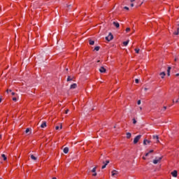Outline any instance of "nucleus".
I'll list each match as a JSON object with an SVG mask.
<instances>
[{
  "label": "nucleus",
  "mask_w": 179,
  "mask_h": 179,
  "mask_svg": "<svg viewBox=\"0 0 179 179\" xmlns=\"http://www.w3.org/2000/svg\"><path fill=\"white\" fill-rule=\"evenodd\" d=\"M148 156H149V152H147V153L145 154V157H148Z\"/></svg>",
  "instance_id": "58836bf2"
},
{
  "label": "nucleus",
  "mask_w": 179,
  "mask_h": 179,
  "mask_svg": "<svg viewBox=\"0 0 179 179\" xmlns=\"http://www.w3.org/2000/svg\"><path fill=\"white\" fill-rule=\"evenodd\" d=\"M137 104L139 106V105H141V100H138V101H137Z\"/></svg>",
  "instance_id": "72a5a7b5"
},
{
  "label": "nucleus",
  "mask_w": 179,
  "mask_h": 179,
  "mask_svg": "<svg viewBox=\"0 0 179 179\" xmlns=\"http://www.w3.org/2000/svg\"><path fill=\"white\" fill-rule=\"evenodd\" d=\"M144 90L146 92V90H148V88H144Z\"/></svg>",
  "instance_id": "de8ad7c7"
},
{
  "label": "nucleus",
  "mask_w": 179,
  "mask_h": 179,
  "mask_svg": "<svg viewBox=\"0 0 179 179\" xmlns=\"http://www.w3.org/2000/svg\"><path fill=\"white\" fill-rule=\"evenodd\" d=\"M108 163H110L109 160H106V162H103V166H102V169H106V167H107V165L108 164Z\"/></svg>",
  "instance_id": "20e7f679"
},
{
  "label": "nucleus",
  "mask_w": 179,
  "mask_h": 179,
  "mask_svg": "<svg viewBox=\"0 0 179 179\" xmlns=\"http://www.w3.org/2000/svg\"><path fill=\"white\" fill-rule=\"evenodd\" d=\"M13 101H17V99H16V97H13Z\"/></svg>",
  "instance_id": "473e14b6"
},
{
  "label": "nucleus",
  "mask_w": 179,
  "mask_h": 179,
  "mask_svg": "<svg viewBox=\"0 0 179 179\" xmlns=\"http://www.w3.org/2000/svg\"><path fill=\"white\" fill-rule=\"evenodd\" d=\"M143 160H146V157H143Z\"/></svg>",
  "instance_id": "37998d69"
},
{
  "label": "nucleus",
  "mask_w": 179,
  "mask_h": 179,
  "mask_svg": "<svg viewBox=\"0 0 179 179\" xmlns=\"http://www.w3.org/2000/svg\"><path fill=\"white\" fill-rule=\"evenodd\" d=\"M2 138V135L0 134V139Z\"/></svg>",
  "instance_id": "09e8293b"
},
{
  "label": "nucleus",
  "mask_w": 179,
  "mask_h": 179,
  "mask_svg": "<svg viewBox=\"0 0 179 179\" xmlns=\"http://www.w3.org/2000/svg\"><path fill=\"white\" fill-rule=\"evenodd\" d=\"M153 139H155V142L159 143V136H153Z\"/></svg>",
  "instance_id": "9b49d317"
},
{
  "label": "nucleus",
  "mask_w": 179,
  "mask_h": 179,
  "mask_svg": "<svg viewBox=\"0 0 179 179\" xmlns=\"http://www.w3.org/2000/svg\"><path fill=\"white\" fill-rule=\"evenodd\" d=\"M129 43V40L123 42V45H124L125 47H127V45H128Z\"/></svg>",
  "instance_id": "a211bd4d"
},
{
  "label": "nucleus",
  "mask_w": 179,
  "mask_h": 179,
  "mask_svg": "<svg viewBox=\"0 0 179 179\" xmlns=\"http://www.w3.org/2000/svg\"><path fill=\"white\" fill-rule=\"evenodd\" d=\"M52 179H57V178H52Z\"/></svg>",
  "instance_id": "603ef678"
},
{
  "label": "nucleus",
  "mask_w": 179,
  "mask_h": 179,
  "mask_svg": "<svg viewBox=\"0 0 179 179\" xmlns=\"http://www.w3.org/2000/svg\"><path fill=\"white\" fill-rule=\"evenodd\" d=\"M171 176H173V177H177V176H178V172H177V171L176 170H175V171H172L171 173Z\"/></svg>",
  "instance_id": "0eeeda50"
},
{
  "label": "nucleus",
  "mask_w": 179,
  "mask_h": 179,
  "mask_svg": "<svg viewBox=\"0 0 179 179\" xmlns=\"http://www.w3.org/2000/svg\"><path fill=\"white\" fill-rule=\"evenodd\" d=\"M171 70V67L169 66L167 70V75L168 76H170V71Z\"/></svg>",
  "instance_id": "6ab92c4d"
},
{
  "label": "nucleus",
  "mask_w": 179,
  "mask_h": 179,
  "mask_svg": "<svg viewBox=\"0 0 179 179\" xmlns=\"http://www.w3.org/2000/svg\"><path fill=\"white\" fill-rule=\"evenodd\" d=\"M60 129H62V124L60 125Z\"/></svg>",
  "instance_id": "a18cd8bd"
},
{
  "label": "nucleus",
  "mask_w": 179,
  "mask_h": 179,
  "mask_svg": "<svg viewBox=\"0 0 179 179\" xmlns=\"http://www.w3.org/2000/svg\"><path fill=\"white\" fill-rule=\"evenodd\" d=\"M176 103H178V100H176Z\"/></svg>",
  "instance_id": "3c124183"
},
{
  "label": "nucleus",
  "mask_w": 179,
  "mask_h": 179,
  "mask_svg": "<svg viewBox=\"0 0 179 179\" xmlns=\"http://www.w3.org/2000/svg\"><path fill=\"white\" fill-rule=\"evenodd\" d=\"M127 139H129L131 136H132V134L131 133L128 132L126 134Z\"/></svg>",
  "instance_id": "2eb2a0df"
},
{
  "label": "nucleus",
  "mask_w": 179,
  "mask_h": 179,
  "mask_svg": "<svg viewBox=\"0 0 179 179\" xmlns=\"http://www.w3.org/2000/svg\"><path fill=\"white\" fill-rule=\"evenodd\" d=\"M117 174H119V172H118V171H117V170H113V171H111V176H112L113 177H115V176H117Z\"/></svg>",
  "instance_id": "39448f33"
},
{
  "label": "nucleus",
  "mask_w": 179,
  "mask_h": 179,
  "mask_svg": "<svg viewBox=\"0 0 179 179\" xmlns=\"http://www.w3.org/2000/svg\"><path fill=\"white\" fill-rule=\"evenodd\" d=\"M91 171L92 173H96V167L93 168Z\"/></svg>",
  "instance_id": "393cba45"
},
{
  "label": "nucleus",
  "mask_w": 179,
  "mask_h": 179,
  "mask_svg": "<svg viewBox=\"0 0 179 179\" xmlns=\"http://www.w3.org/2000/svg\"><path fill=\"white\" fill-rule=\"evenodd\" d=\"M175 61H177V59H176V58L175 59Z\"/></svg>",
  "instance_id": "5fc2aeb1"
},
{
  "label": "nucleus",
  "mask_w": 179,
  "mask_h": 179,
  "mask_svg": "<svg viewBox=\"0 0 179 179\" xmlns=\"http://www.w3.org/2000/svg\"><path fill=\"white\" fill-rule=\"evenodd\" d=\"M148 143H150V141H148V140L145 139L143 141V145H148Z\"/></svg>",
  "instance_id": "dca6fc26"
},
{
  "label": "nucleus",
  "mask_w": 179,
  "mask_h": 179,
  "mask_svg": "<svg viewBox=\"0 0 179 179\" xmlns=\"http://www.w3.org/2000/svg\"><path fill=\"white\" fill-rule=\"evenodd\" d=\"M68 113H69V109H67L65 112V114H68Z\"/></svg>",
  "instance_id": "f704fd0d"
},
{
  "label": "nucleus",
  "mask_w": 179,
  "mask_h": 179,
  "mask_svg": "<svg viewBox=\"0 0 179 179\" xmlns=\"http://www.w3.org/2000/svg\"><path fill=\"white\" fill-rule=\"evenodd\" d=\"M178 33H179V28L177 29V31H175V32H174V34H175L176 36H178Z\"/></svg>",
  "instance_id": "4be33fe9"
},
{
  "label": "nucleus",
  "mask_w": 179,
  "mask_h": 179,
  "mask_svg": "<svg viewBox=\"0 0 179 179\" xmlns=\"http://www.w3.org/2000/svg\"><path fill=\"white\" fill-rule=\"evenodd\" d=\"M66 71H68V69H66Z\"/></svg>",
  "instance_id": "13d9d810"
},
{
  "label": "nucleus",
  "mask_w": 179,
  "mask_h": 179,
  "mask_svg": "<svg viewBox=\"0 0 179 179\" xmlns=\"http://www.w3.org/2000/svg\"><path fill=\"white\" fill-rule=\"evenodd\" d=\"M45 127H47V122H43V123L41 125V128H45Z\"/></svg>",
  "instance_id": "9d476101"
},
{
  "label": "nucleus",
  "mask_w": 179,
  "mask_h": 179,
  "mask_svg": "<svg viewBox=\"0 0 179 179\" xmlns=\"http://www.w3.org/2000/svg\"><path fill=\"white\" fill-rule=\"evenodd\" d=\"M166 110H167V107L166 106H164L162 111H166Z\"/></svg>",
  "instance_id": "cd10ccee"
},
{
  "label": "nucleus",
  "mask_w": 179,
  "mask_h": 179,
  "mask_svg": "<svg viewBox=\"0 0 179 179\" xmlns=\"http://www.w3.org/2000/svg\"><path fill=\"white\" fill-rule=\"evenodd\" d=\"M89 43L90 45H94V41H92V39H90Z\"/></svg>",
  "instance_id": "f3484780"
},
{
  "label": "nucleus",
  "mask_w": 179,
  "mask_h": 179,
  "mask_svg": "<svg viewBox=\"0 0 179 179\" xmlns=\"http://www.w3.org/2000/svg\"><path fill=\"white\" fill-rule=\"evenodd\" d=\"M135 83H139V80H138V78H136V79H135Z\"/></svg>",
  "instance_id": "c85d7f7f"
},
{
  "label": "nucleus",
  "mask_w": 179,
  "mask_h": 179,
  "mask_svg": "<svg viewBox=\"0 0 179 179\" xmlns=\"http://www.w3.org/2000/svg\"><path fill=\"white\" fill-rule=\"evenodd\" d=\"M130 1V2H134V1H135V0H129Z\"/></svg>",
  "instance_id": "49530a36"
},
{
  "label": "nucleus",
  "mask_w": 179,
  "mask_h": 179,
  "mask_svg": "<svg viewBox=\"0 0 179 179\" xmlns=\"http://www.w3.org/2000/svg\"><path fill=\"white\" fill-rule=\"evenodd\" d=\"M113 24L116 27V29H119L120 28V23H118L117 22H113Z\"/></svg>",
  "instance_id": "6e6552de"
},
{
  "label": "nucleus",
  "mask_w": 179,
  "mask_h": 179,
  "mask_svg": "<svg viewBox=\"0 0 179 179\" xmlns=\"http://www.w3.org/2000/svg\"><path fill=\"white\" fill-rule=\"evenodd\" d=\"M71 80H73V77L68 76L67 78V82H71Z\"/></svg>",
  "instance_id": "4468645a"
},
{
  "label": "nucleus",
  "mask_w": 179,
  "mask_h": 179,
  "mask_svg": "<svg viewBox=\"0 0 179 179\" xmlns=\"http://www.w3.org/2000/svg\"><path fill=\"white\" fill-rule=\"evenodd\" d=\"M100 50V46H96L94 48V51H99Z\"/></svg>",
  "instance_id": "5701e85b"
},
{
  "label": "nucleus",
  "mask_w": 179,
  "mask_h": 179,
  "mask_svg": "<svg viewBox=\"0 0 179 179\" xmlns=\"http://www.w3.org/2000/svg\"><path fill=\"white\" fill-rule=\"evenodd\" d=\"M78 87V85L76 83H73L71 85L70 89H76Z\"/></svg>",
  "instance_id": "1a4fd4ad"
},
{
  "label": "nucleus",
  "mask_w": 179,
  "mask_h": 179,
  "mask_svg": "<svg viewBox=\"0 0 179 179\" xmlns=\"http://www.w3.org/2000/svg\"><path fill=\"white\" fill-rule=\"evenodd\" d=\"M29 132H30V129L27 128L25 131V133L29 134Z\"/></svg>",
  "instance_id": "b1692460"
},
{
  "label": "nucleus",
  "mask_w": 179,
  "mask_h": 179,
  "mask_svg": "<svg viewBox=\"0 0 179 179\" xmlns=\"http://www.w3.org/2000/svg\"><path fill=\"white\" fill-rule=\"evenodd\" d=\"M131 8H134V3L131 4Z\"/></svg>",
  "instance_id": "a19ab883"
},
{
  "label": "nucleus",
  "mask_w": 179,
  "mask_h": 179,
  "mask_svg": "<svg viewBox=\"0 0 179 179\" xmlns=\"http://www.w3.org/2000/svg\"><path fill=\"white\" fill-rule=\"evenodd\" d=\"M176 76H179V73H177V74H176Z\"/></svg>",
  "instance_id": "8fccbe9b"
},
{
  "label": "nucleus",
  "mask_w": 179,
  "mask_h": 179,
  "mask_svg": "<svg viewBox=\"0 0 179 179\" xmlns=\"http://www.w3.org/2000/svg\"><path fill=\"white\" fill-rule=\"evenodd\" d=\"M126 31H127V33H128V31H131V28H127Z\"/></svg>",
  "instance_id": "bb28decb"
},
{
  "label": "nucleus",
  "mask_w": 179,
  "mask_h": 179,
  "mask_svg": "<svg viewBox=\"0 0 179 179\" xmlns=\"http://www.w3.org/2000/svg\"><path fill=\"white\" fill-rule=\"evenodd\" d=\"M9 92H12V90H6V92H7V93H9Z\"/></svg>",
  "instance_id": "e433bc0d"
},
{
  "label": "nucleus",
  "mask_w": 179,
  "mask_h": 179,
  "mask_svg": "<svg viewBox=\"0 0 179 179\" xmlns=\"http://www.w3.org/2000/svg\"><path fill=\"white\" fill-rule=\"evenodd\" d=\"M124 9H126L127 10H129V8H128L127 6H125V7L124 8Z\"/></svg>",
  "instance_id": "2f4dec72"
},
{
  "label": "nucleus",
  "mask_w": 179,
  "mask_h": 179,
  "mask_svg": "<svg viewBox=\"0 0 179 179\" xmlns=\"http://www.w3.org/2000/svg\"><path fill=\"white\" fill-rule=\"evenodd\" d=\"M141 138H142V135H138L137 136H136L134 139V145H136V143H138V142H139V139H141Z\"/></svg>",
  "instance_id": "f03ea898"
},
{
  "label": "nucleus",
  "mask_w": 179,
  "mask_h": 179,
  "mask_svg": "<svg viewBox=\"0 0 179 179\" xmlns=\"http://www.w3.org/2000/svg\"><path fill=\"white\" fill-rule=\"evenodd\" d=\"M173 103H174V100H173Z\"/></svg>",
  "instance_id": "6e6d98bb"
},
{
  "label": "nucleus",
  "mask_w": 179,
  "mask_h": 179,
  "mask_svg": "<svg viewBox=\"0 0 179 179\" xmlns=\"http://www.w3.org/2000/svg\"><path fill=\"white\" fill-rule=\"evenodd\" d=\"M63 152L65 154L68 153V152H69V148H67V147L64 148V150H63Z\"/></svg>",
  "instance_id": "f8f14e48"
},
{
  "label": "nucleus",
  "mask_w": 179,
  "mask_h": 179,
  "mask_svg": "<svg viewBox=\"0 0 179 179\" xmlns=\"http://www.w3.org/2000/svg\"><path fill=\"white\" fill-rule=\"evenodd\" d=\"M2 102V98H0V103Z\"/></svg>",
  "instance_id": "c03bdc74"
},
{
  "label": "nucleus",
  "mask_w": 179,
  "mask_h": 179,
  "mask_svg": "<svg viewBox=\"0 0 179 179\" xmlns=\"http://www.w3.org/2000/svg\"><path fill=\"white\" fill-rule=\"evenodd\" d=\"M12 96H15V92H12Z\"/></svg>",
  "instance_id": "79ce46f5"
},
{
  "label": "nucleus",
  "mask_w": 179,
  "mask_h": 179,
  "mask_svg": "<svg viewBox=\"0 0 179 179\" xmlns=\"http://www.w3.org/2000/svg\"><path fill=\"white\" fill-rule=\"evenodd\" d=\"M92 176H93L94 177H96V176H97V173L94 172V174H92Z\"/></svg>",
  "instance_id": "7c9ffc66"
},
{
  "label": "nucleus",
  "mask_w": 179,
  "mask_h": 179,
  "mask_svg": "<svg viewBox=\"0 0 179 179\" xmlns=\"http://www.w3.org/2000/svg\"><path fill=\"white\" fill-rule=\"evenodd\" d=\"M159 75H160L162 79H164V76H166V73L165 72H162V73H160Z\"/></svg>",
  "instance_id": "ddd939ff"
},
{
  "label": "nucleus",
  "mask_w": 179,
  "mask_h": 179,
  "mask_svg": "<svg viewBox=\"0 0 179 179\" xmlns=\"http://www.w3.org/2000/svg\"><path fill=\"white\" fill-rule=\"evenodd\" d=\"M71 5H67V8H71Z\"/></svg>",
  "instance_id": "ea45409f"
},
{
  "label": "nucleus",
  "mask_w": 179,
  "mask_h": 179,
  "mask_svg": "<svg viewBox=\"0 0 179 179\" xmlns=\"http://www.w3.org/2000/svg\"><path fill=\"white\" fill-rule=\"evenodd\" d=\"M115 127H116V126L114 127V128H115Z\"/></svg>",
  "instance_id": "4d7b16f0"
},
{
  "label": "nucleus",
  "mask_w": 179,
  "mask_h": 179,
  "mask_svg": "<svg viewBox=\"0 0 179 179\" xmlns=\"http://www.w3.org/2000/svg\"><path fill=\"white\" fill-rule=\"evenodd\" d=\"M1 157H3V159L4 161H6V160H7V158H6V156L5 155V154H2V155H1Z\"/></svg>",
  "instance_id": "412c9836"
},
{
  "label": "nucleus",
  "mask_w": 179,
  "mask_h": 179,
  "mask_svg": "<svg viewBox=\"0 0 179 179\" xmlns=\"http://www.w3.org/2000/svg\"><path fill=\"white\" fill-rule=\"evenodd\" d=\"M114 38V36H113V34L109 33L108 36L106 37V40L107 41H111Z\"/></svg>",
  "instance_id": "7ed1b4c3"
},
{
  "label": "nucleus",
  "mask_w": 179,
  "mask_h": 179,
  "mask_svg": "<svg viewBox=\"0 0 179 179\" xmlns=\"http://www.w3.org/2000/svg\"><path fill=\"white\" fill-rule=\"evenodd\" d=\"M148 153H153V150H150Z\"/></svg>",
  "instance_id": "4c0bfd02"
},
{
  "label": "nucleus",
  "mask_w": 179,
  "mask_h": 179,
  "mask_svg": "<svg viewBox=\"0 0 179 179\" xmlns=\"http://www.w3.org/2000/svg\"><path fill=\"white\" fill-rule=\"evenodd\" d=\"M97 62H100V60H98Z\"/></svg>",
  "instance_id": "864d4df0"
},
{
  "label": "nucleus",
  "mask_w": 179,
  "mask_h": 179,
  "mask_svg": "<svg viewBox=\"0 0 179 179\" xmlns=\"http://www.w3.org/2000/svg\"><path fill=\"white\" fill-rule=\"evenodd\" d=\"M163 159V157H156L155 159L153 160L152 163L154 164H157V163H159V162H161V160Z\"/></svg>",
  "instance_id": "f257e3e1"
},
{
  "label": "nucleus",
  "mask_w": 179,
  "mask_h": 179,
  "mask_svg": "<svg viewBox=\"0 0 179 179\" xmlns=\"http://www.w3.org/2000/svg\"><path fill=\"white\" fill-rule=\"evenodd\" d=\"M133 124H136V120L135 118L133 119Z\"/></svg>",
  "instance_id": "c756f323"
},
{
  "label": "nucleus",
  "mask_w": 179,
  "mask_h": 179,
  "mask_svg": "<svg viewBox=\"0 0 179 179\" xmlns=\"http://www.w3.org/2000/svg\"><path fill=\"white\" fill-rule=\"evenodd\" d=\"M55 129H57V130L59 129V126H56L55 127Z\"/></svg>",
  "instance_id": "c9c22d12"
},
{
  "label": "nucleus",
  "mask_w": 179,
  "mask_h": 179,
  "mask_svg": "<svg viewBox=\"0 0 179 179\" xmlns=\"http://www.w3.org/2000/svg\"><path fill=\"white\" fill-rule=\"evenodd\" d=\"M106 68H104V66H101L99 69V72H101V73H106Z\"/></svg>",
  "instance_id": "423d86ee"
},
{
  "label": "nucleus",
  "mask_w": 179,
  "mask_h": 179,
  "mask_svg": "<svg viewBox=\"0 0 179 179\" xmlns=\"http://www.w3.org/2000/svg\"><path fill=\"white\" fill-rule=\"evenodd\" d=\"M135 51H136V54H139L140 50L136 48V49H135Z\"/></svg>",
  "instance_id": "a878e982"
},
{
  "label": "nucleus",
  "mask_w": 179,
  "mask_h": 179,
  "mask_svg": "<svg viewBox=\"0 0 179 179\" xmlns=\"http://www.w3.org/2000/svg\"><path fill=\"white\" fill-rule=\"evenodd\" d=\"M31 160H34V161L37 160V157H34V155H31Z\"/></svg>",
  "instance_id": "aec40b11"
}]
</instances>
